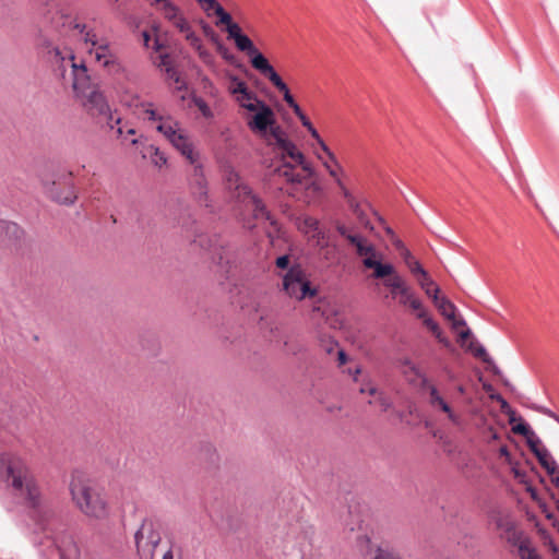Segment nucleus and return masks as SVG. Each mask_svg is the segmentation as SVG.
<instances>
[{"label":"nucleus","instance_id":"obj_1","mask_svg":"<svg viewBox=\"0 0 559 559\" xmlns=\"http://www.w3.org/2000/svg\"><path fill=\"white\" fill-rule=\"evenodd\" d=\"M38 46L53 66L55 73L63 84L71 85L74 96L91 117H102L105 111V96L100 82L91 75L87 60H76L74 50L86 51L90 61L105 57V46L96 35L86 31L85 25L70 15H59L52 32L43 34Z\"/></svg>","mask_w":559,"mask_h":559},{"label":"nucleus","instance_id":"obj_2","mask_svg":"<svg viewBox=\"0 0 559 559\" xmlns=\"http://www.w3.org/2000/svg\"><path fill=\"white\" fill-rule=\"evenodd\" d=\"M251 112L252 115L246 117L251 131L265 132L271 127L273 151L275 158L280 162L273 173L293 186L310 185L314 170L302 152L284 136L281 128L273 127L275 119L272 108L264 103Z\"/></svg>","mask_w":559,"mask_h":559},{"label":"nucleus","instance_id":"obj_3","mask_svg":"<svg viewBox=\"0 0 559 559\" xmlns=\"http://www.w3.org/2000/svg\"><path fill=\"white\" fill-rule=\"evenodd\" d=\"M0 472L14 496L33 509L43 507L40 487L26 461L12 453L0 454Z\"/></svg>","mask_w":559,"mask_h":559},{"label":"nucleus","instance_id":"obj_4","mask_svg":"<svg viewBox=\"0 0 559 559\" xmlns=\"http://www.w3.org/2000/svg\"><path fill=\"white\" fill-rule=\"evenodd\" d=\"M141 115L144 120L156 123L155 129L189 164L199 160L200 152L197 150L188 130L177 119L169 115L158 114L152 104H143Z\"/></svg>","mask_w":559,"mask_h":559},{"label":"nucleus","instance_id":"obj_5","mask_svg":"<svg viewBox=\"0 0 559 559\" xmlns=\"http://www.w3.org/2000/svg\"><path fill=\"white\" fill-rule=\"evenodd\" d=\"M72 499L90 518H100L105 511L98 485L83 474H75L70 483Z\"/></svg>","mask_w":559,"mask_h":559},{"label":"nucleus","instance_id":"obj_6","mask_svg":"<svg viewBox=\"0 0 559 559\" xmlns=\"http://www.w3.org/2000/svg\"><path fill=\"white\" fill-rule=\"evenodd\" d=\"M226 188L236 202L249 207L253 212L255 219H263L270 222L271 226L275 227L276 223L271 213L266 210L263 201L258 198L250 187L245 183L239 174L234 169L226 170L225 174Z\"/></svg>","mask_w":559,"mask_h":559},{"label":"nucleus","instance_id":"obj_7","mask_svg":"<svg viewBox=\"0 0 559 559\" xmlns=\"http://www.w3.org/2000/svg\"><path fill=\"white\" fill-rule=\"evenodd\" d=\"M336 230L355 248L357 255L362 259L364 266L373 270L372 277L384 278L393 271L391 263H381L378 260L379 253L367 238L353 233L347 226L342 224L336 226Z\"/></svg>","mask_w":559,"mask_h":559},{"label":"nucleus","instance_id":"obj_8","mask_svg":"<svg viewBox=\"0 0 559 559\" xmlns=\"http://www.w3.org/2000/svg\"><path fill=\"white\" fill-rule=\"evenodd\" d=\"M228 38L234 39L238 50L246 52L250 57L252 68L266 78L272 85L282 79L265 56L257 49L252 40L241 33L239 25L229 27Z\"/></svg>","mask_w":559,"mask_h":559},{"label":"nucleus","instance_id":"obj_9","mask_svg":"<svg viewBox=\"0 0 559 559\" xmlns=\"http://www.w3.org/2000/svg\"><path fill=\"white\" fill-rule=\"evenodd\" d=\"M403 373L407 381L413 384L425 385L429 393L430 405L438 411L447 414L448 419L454 425L461 423V417L452 409L450 404L443 399L439 390L433 384H429L427 379L423 376L420 370L411 361H405L403 365Z\"/></svg>","mask_w":559,"mask_h":559},{"label":"nucleus","instance_id":"obj_10","mask_svg":"<svg viewBox=\"0 0 559 559\" xmlns=\"http://www.w3.org/2000/svg\"><path fill=\"white\" fill-rule=\"evenodd\" d=\"M283 290L298 301L312 298L318 294V288L311 285L306 272L299 265L290 267L283 277Z\"/></svg>","mask_w":559,"mask_h":559},{"label":"nucleus","instance_id":"obj_11","mask_svg":"<svg viewBox=\"0 0 559 559\" xmlns=\"http://www.w3.org/2000/svg\"><path fill=\"white\" fill-rule=\"evenodd\" d=\"M162 542L158 527L150 520H144L134 534V543L140 559H155L157 546Z\"/></svg>","mask_w":559,"mask_h":559},{"label":"nucleus","instance_id":"obj_12","mask_svg":"<svg viewBox=\"0 0 559 559\" xmlns=\"http://www.w3.org/2000/svg\"><path fill=\"white\" fill-rule=\"evenodd\" d=\"M491 521L496 530L499 532V537L506 540L510 546L515 545L524 537L525 533L519 528V525L510 511L498 510L491 515Z\"/></svg>","mask_w":559,"mask_h":559},{"label":"nucleus","instance_id":"obj_13","mask_svg":"<svg viewBox=\"0 0 559 559\" xmlns=\"http://www.w3.org/2000/svg\"><path fill=\"white\" fill-rule=\"evenodd\" d=\"M343 198L346 201L348 209L356 216L358 223L368 230H373V226L371 225L368 218V211L371 210L370 204L366 199L358 198L346 186H342L340 190Z\"/></svg>","mask_w":559,"mask_h":559},{"label":"nucleus","instance_id":"obj_14","mask_svg":"<svg viewBox=\"0 0 559 559\" xmlns=\"http://www.w3.org/2000/svg\"><path fill=\"white\" fill-rule=\"evenodd\" d=\"M190 165L193 167L189 179L190 190L201 205L209 206L207 181L200 159Z\"/></svg>","mask_w":559,"mask_h":559},{"label":"nucleus","instance_id":"obj_15","mask_svg":"<svg viewBox=\"0 0 559 559\" xmlns=\"http://www.w3.org/2000/svg\"><path fill=\"white\" fill-rule=\"evenodd\" d=\"M48 195L58 203L72 204L76 199L74 187L71 182H59L56 180L43 181Z\"/></svg>","mask_w":559,"mask_h":559},{"label":"nucleus","instance_id":"obj_16","mask_svg":"<svg viewBox=\"0 0 559 559\" xmlns=\"http://www.w3.org/2000/svg\"><path fill=\"white\" fill-rule=\"evenodd\" d=\"M50 538L61 559H78L79 548L73 537L66 532L53 533Z\"/></svg>","mask_w":559,"mask_h":559},{"label":"nucleus","instance_id":"obj_17","mask_svg":"<svg viewBox=\"0 0 559 559\" xmlns=\"http://www.w3.org/2000/svg\"><path fill=\"white\" fill-rule=\"evenodd\" d=\"M322 152H323L324 156L317 153V157L321 160L326 173L334 180L337 188L341 190L342 186H345V183L342 180V175L344 174V168L338 163L335 154L330 148H328V151H322Z\"/></svg>","mask_w":559,"mask_h":559},{"label":"nucleus","instance_id":"obj_18","mask_svg":"<svg viewBox=\"0 0 559 559\" xmlns=\"http://www.w3.org/2000/svg\"><path fill=\"white\" fill-rule=\"evenodd\" d=\"M273 86L283 95L285 103L292 108L294 114L298 117L301 124L309 130L313 124L308 117L302 112L300 106L296 103L287 84L281 79Z\"/></svg>","mask_w":559,"mask_h":559},{"label":"nucleus","instance_id":"obj_19","mask_svg":"<svg viewBox=\"0 0 559 559\" xmlns=\"http://www.w3.org/2000/svg\"><path fill=\"white\" fill-rule=\"evenodd\" d=\"M23 229L15 223L0 219V242L15 246L23 238Z\"/></svg>","mask_w":559,"mask_h":559},{"label":"nucleus","instance_id":"obj_20","mask_svg":"<svg viewBox=\"0 0 559 559\" xmlns=\"http://www.w3.org/2000/svg\"><path fill=\"white\" fill-rule=\"evenodd\" d=\"M153 62L157 68L166 73L169 80H173L177 84L178 90L182 87L183 84L180 82V78L173 67L171 60L167 53H159Z\"/></svg>","mask_w":559,"mask_h":559},{"label":"nucleus","instance_id":"obj_21","mask_svg":"<svg viewBox=\"0 0 559 559\" xmlns=\"http://www.w3.org/2000/svg\"><path fill=\"white\" fill-rule=\"evenodd\" d=\"M150 5L155 7L158 11L162 12L164 17L170 23L181 15V12L177 5H175L169 0H145Z\"/></svg>","mask_w":559,"mask_h":559},{"label":"nucleus","instance_id":"obj_22","mask_svg":"<svg viewBox=\"0 0 559 559\" xmlns=\"http://www.w3.org/2000/svg\"><path fill=\"white\" fill-rule=\"evenodd\" d=\"M440 289L439 287L435 288V294L432 296V301L435 306L438 308L440 313L448 320H454L456 307L445 297H439Z\"/></svg>","mask_w":559,"mask_h":559},{"label":"nucleus","instance_id":"obj_23","mask_svg":"<svg viewBox=\"0 0 559 559\" xmlns=\"http://www.w3.org/2000/svg\"><path fill=\"white\" fill-rule=\"evenodd\" d=\"M385 287L390 289L391 297L393 299L397 298L400 292L407 286L406 281L395 271L393 266V271L386 275V277L382 278Z\"/></svg>","mask_w":559,"mask_h":559},{"label":"nucleus","instance_id":"obj_24","mask_svg":"<svg viewBox=\"0 0 559 559\" xmlns=\"http://www.w3.org/2000/svg\"><path fill=\"white\" fill-rule=\"evenodd\" d=\"M520 559H542L536 547L533 545L528 536L513 545Z\"/></svg>","mask_w":559,"mask_h":559},{"label":"nucleus","instance_id":"obj_25","mask_svg":"<svg viewBox=\"0 0 559 559\" xmlns=\"http://www.w3.org/2000/svg\"><path fill=\"white\" fill-rule=\"evenodd\" d=\"M236 102L241 108L250 112L254 111L258 107H260V105L264 104V102L259 99L257 94L249 88L243 94L238 95Z\"/></svg>","mask_w":559,"mask_h":559},{"label":"nucleus","instance_id":"obj_26","mask_svg":"<svg viewBox=\"0 0 559 559\" xmlns=\"http://www.w3.org/2000/svg\"><path fill=\"white\" fill-rule=\"evenodd\" d=\"M199 459L209 467H217L219 464V453L212 444L202 445Z\"/></svg>","mask_w":559,"mask_h":559},{"label":"nucleus","instance_id":"obj_27","mask_svg":"<svg viewBox=\"0 0 559 559\" xmlns=\"http://www.w3.org/2000/svg\"><path fill=\"white\" fill-rule=\"evenodd\" d=\"M421 320H423V324L436 336V338L440 343H442L444 346L450 345L449 340L443 335L440 326L432 318H430L428 314H426Z\"/></svg>","mask_w":559,"mask_h":559},{"label":"nucleus","instance_id":"obj_28","mask_svg":"<svg viewBox=\"0 0 559 559\" xmlns=\"http://www.w3.org/2000/svg\"><path fill=\"white\" fill-rule=\"evenodd\" d=\"M536 457L539 464L547 471L549 475H555L558 472V465L551 457L548 450H543L540 453H536Z\"/></svg>","mask_w":559,"mask_h":559},{"label":"nucleus","instance_id":"obj_29","mask_svg":"<svg viewBox=\"0 0 559 559\" xmlns=\"http://www.w3.org/2000/svg\"><path fill=\"white\" fill-rule=\"evenodd\" d=\"M147 152L150 153L151 162L154 166L158 168L167 166L168 158L166 154L159 150V147L151 144L147 146Z\"/></svg>","mask_w":559,"mask_h":559},{"label":"nucleus","instance_id":"obj_30","mask_svg":"<svg viewBox=\"0 0 559 559\" xmlns=\"http://www.w3.org/2000/svg\"><path fill=\"white\" fill-rule=\"evenodd\" d=\"M188 43L193 49L198 51L200 58L203 61L209 62L211 60V53L206 49H204L202 41L200 37L197 36V34H190V36L188 37Z\"/></svg>","mask_w":559,"mask_h":559},{"label":"nucleus","instance_id":"obj_31","mask_svg":"<svg viewBox=\"0 0 559 559\" xmlns=\"http://www.w3.org/2000/svg\"><path fill=\"white\" fill-rule=\"evenodd\" d=\"M418 296L412 289V287L407 284L400 294L397 295V301L402 307L408 308Z\"/></svg>","mask_w":559,"mask_h":559},{"label":"nucleus","instance_id":"obj_32","mask_svg":"<svg viewBox=\"0 0 559 559\" xmlns=\"http://www.w3.org/2000/svg\"><path fill=\"white\" fill-rule=\"evenodd\" d=\"M420 278H418L419 286L424 289L427 296L431 297L435 294V288L438 287L437 284L429 276L427 271H423L420 274Z\"/></svg>","mask_w":559,"mask_h":559},{"label":"nucleus","instance_id":"obj_33","mask_svg":"<svg viewBox=\"0 0 559 559\" xmlns=\"http://www.w3.org/2000/svg\"><path fill=\"white\" fill-rule=\"evenodd\" d=\"M401 257L414 275H419L423 271H426L423 269L421 264L413 257L409 250H404V254Z\"/></svg>","mask_w":559,"mask_h":559},{"label":"nucleus","instance_id":"obj_34","mask_svg":"<svg viewBox=\"0 0 559 559\" xmlns=\"http://www.w3.org/2000/svg\"><path fill=\"white\" fill-rule=\"evenodd\" d=\"M171 24L181 33L185 35L186 40L188 41V37L190 34H195L192 29L188 21L181 15L176 17Z\"/></svg>","mask_w":559,"mask_h":559},{"label":"nucleus","instance_id":"obj_35","mask_svg":"<svg viewBox=\"0 0 559 559\" xmlns=\"http://www.w3.org/2000/svg\"><path fill=\"white\" fill-rule=\"evenodd\" d=\"M229 92L235 96V99L238 97V95L243 94L249 87L246 84V82L239 80L237 76H234L230 80L229 84Z\"/></svg>","mask_w":559,"mask_h":559},{"label":"nucleus","instance_id":"obj_36","mask_svg":"<svg viewBox=\"0 0 559 559\" xmlns=\"http://www.w3.org/2000/svg\"><path fill=\"white\" fill-rule=\"evenodd\" d=\"M215 14L218 16V23L226 25V31L229 34V27L233 25H238L237 23H234L231 20V16L229 13H227L222 5H217V10Z\"/></svg>","mask_w":559,"mask_h":559},{"label":"nucleus","instance_id":"obj_37","mask_svg":"<svg viewBox=\"0 0 559 559\" xmlns=\"http://www.w3.org/2000/svg\"><path fill=\"white\" fill-rule=\"evenodd\" d=\"M372 400H369V404L377 405L381 408L382 412H385L390 408L391 403L389 399L382 393L378 391V394L372 395Z\"/></svg>","mask_w":559,"mask_h":559},{"label":"nucleus","instance_id":"obj_38","mask_svg":"<svg viewBox=\"0 0 559 559\" xmlns=\"http://www.w3.org/2000/svg\"><path fill=\"white\" fill-rule=\"evenodd\" d=\"M142 40H143V45L146 48L152 47L156 52L160 51L162 45L159 44V40L157 38L152 39L151 32L143 31L142 32Z\"/></svg>","mask_w":559,"mask_h":559},{"label":"nucleus","instance_id":"obj_39","mask_svg":"<svg viewBox=\"0 0 559 559\" xmlns=\"http://www.w3.org/2000/svg\"><path fill=\"white\" fill-rule=\"evenodd\" d=\"M203 31L205 33L206 36H209L211 38L212 41L216 43L217 44V50L225 57L227 58L226 56V48H224V46L219 43L218 40V36L217 34L214 32V29L209 26L207 24H204L203 25Z\"/></svg>","mask_w":559,"mask_h":559},{"label":"nucleus","instance_id":"obj_40","mask_svg":"<svg viewBox=\"0 0 559 559\" xmlns=\"http://www.w3.org/2000/svg\"><path fill=\"white\" fill-rule=\"evenodd\" d=\"M162 559H181V548L174 542H169L168 548L163 554Z\"/></svg>","mask_w":559,"mask_h":559},{"label":"nucleus","instance_id":"obj_41","mask_svg":"<svg viewBox=\"0 0 559 559\" xmlns=\"http://www.w3.org/2000/svg\"><path fill=\"white\" fill-rule=\"evenodd\" d=\"M418 319H423L426 314H428L427 309L425 308L423 301L417 297L415 301L408 307Z\"/></svg>","mask_w":559,"mask_h":559},{"label":"nucleus","instance_id":"obj_42","mask_svg":"<svg viewBox=\"0 0 559 559\" xmlns=\"http://www.w3.org/2000/svg\"><path fill=\"white\" fill-rule=\"evenodd\" d=\"M106 64H107V74H119L120 72L123 71L122 66L116 59H114L112 56H110L108 53H107Z\"/></svg>","mask_w":559,"mask_h":559},{"label":"nucleus","instance_id":"obj_43","mask_svg":"<svg viewBox=\"0 0 559 559\" xmlns=\"http://www.w3.org/2000/svg\"><path fill=\"white\" fill-rule=\"evenodd\" d=\"M527 444L535 456L536 453H540L543 450H547L542 445V441L538 438H535L534 435L527 439Z\"/></svg>","mask_w":559,"mask_h":559},{"label":"nucleus","instance_id":"obj_44","mask_svg":"<svg viewBox=\"0 0 559 559\" xmlns=\"http://www.w3.org/2000/svg\"><path fill=\"white\" fill-rule=\"evenodd\" d=\"M372 559H402L397 554L388 550L378 548L376 550L374 557Z\"/></svg>","mask_w":559,"mask_h":559},{"label":"nucleus","instance_id":"obj_45","mask_svg":"<svg viewBox=\"0 0 559 559\" xmlns=\"http://www.w3.org/2000/svg\"><path fill=\"white\" fill-rule=\"evenodd\" d=\"M512 431L516 435L526 437V439L534 435V432L530 429V427L526 424H518L513 426Z\"/></svg>","mask_w":559,"mask_h":559},{"label":"nucleus","instance_id":"obj_46","mask_svg":"<svg viewBox=\"0 0 559 559\" xmlns=\"http://www.w3.org/2000/svg\"><path fill=\"white\" fill-rule=\"evenodd\" d=\"M195 106L198 107V109L200 110V112L202 114L203 117H205V118L213 117V112H212L211 108L203 99H201V98L195 99Z\"/></svg>","mask_w":559,"mask_h":559},{"label":"nucleus","instance_id":"obj_47","mask_svg":"<svg viewBox=\"0 0 559 559\" xmlns=\"http://www.w3.org/2000/svg\"><path fill=\"white\" fill-rule=\"evenodd\" d=\"M386 233L389 235H391L392 237H394V234L392 231L391 228H386ZM392 243L393 246L395 247L396 250H399L400 254L403 255L404 254V250H408L405 245L403 243V241L399 238H393L392 239Z\"/></svg>","mask_w":559,"mask_h":559},{"label":"nucleus","instance_id":"obj_48","mask_svg":"<svg viewBox=\"0 0 559 559\" xmlns=\"http://www.w3.org/2000/svg\"><path fill=\"white\" fill-rule=\"evenodd\" d=\"M308 131L311 134V136L317 141V143L319 144L320 148L322 151H328L329 146L322 140V138L318 133L317 129L312 126Z\"/></svg>","mask_w":559,"mask_h":559},{"label":"nucleus","instance_id":"obj_49","mask_svg":"<svg viewBox=\"0 0 559 559\" xmlns=\"http://www.w3.org/2000/svg\"><path fill=\"white\" fill-rule=\"evenodd\" d=\"M308 131L311 134V136L317 141V143L319 144L320 148L322 151H328L329 146L322 140V138L318 133L317 129L312 126Z\"/></svg>","mask_w":559,"mask_h":559},{"label":"nucleus","instance_id":"obj_50","mask_svg":"<svg viewBox=\"0 0 559 559\" xmlns=\"http://www.w3.org/2000/svg\"><path fill=\"white\" fill-rule=\"evenodd\" d=\"M539 508H540L542 512L545 514L546 519L551 521L552 526L556 527L559 532V523L555 519V515L548 511L546 503L545 502L540 503Z\"/></svg>","mask_w":559,"mask_h":559},{"label":"nucleus","instance_id":"obj_51","mask_svg":"<svg viewBox=\"0 0 559 559\" xmlns=\"http://www.w3.org/2000/svg\"><path fill=\"white\" fill-rule=\"evenodd\" d=\"M360 393H368L370 396L378 394V389L371 382L364 383L360 389Z\"/></svg>","mask_w":559,"mask_h":559},{"label":"nucleus","instance_id":"obj_52","mask_svg":"<svg viewBox=\"0 0 559 559\" xmlns=\"http://www.w3.org/2000/svg\"><path fill=\"white\" fill-rule=\"evenodd\" d=\"M109 120L110 121H114L116 122L117 124V129H116V133L118 135H122L123 134V127L121 126V119L120 117H117L115 118L112 114H110L108 117H107V124L109 123Z\"/></svg>","mask_w":559,"mask_h":559},{"label":"nucleus","instance_id":"obj_53","mask_svg":"<svg viewBox=\"0 0 559 559\" xmlns=\"http://www.w3.org/2000/svg\"><path fill=\"white\" fill-rule=\"evenodd\" d=\"M275 264L278 269H287L289 265V257L288 255H282L278 257L275 261Z\"/></svg>","mask_w":559,"mask_h":559},{"label":"nucleus","instance_id":"obj_54","mask_svg":"<svg viewBox=\"0 0 559 559\" xmlns=\"http://www.w3.org/2000/svg\"><path fill=\"white\" fill-rule=\"evenodd\" d=\"M527 492L530 493L531 498L540 506L544 501L539 498L537 490L533 487H527Z\"/></svg>","mask_w":559,"mask_h":559},{"label":"nucleus","instance_id":"obj_55","mask_svg":"<svg viewBox=\"0 0 559 559\" xmlns=\"http://www.w3.org/2000/svg\"><path fill=\"white\" fill-rule=\"evenodd\" d=\"M201 1L204 3L205 10L213 9L216 12L217 5H221L216 0H201Z\"/></svg>","mask_w":559,"mask_h":559},{"label":"nucleus","instance_id":"obj_56","mask_svg":"<svg viewBox=\"0 0 559 559\" xmlns=\"http://www.w3.org/2000/svg\"><path fill=\"white\" fill-rule=\"evenodd\" d=\"M475 356L476 357H479L481 358L484 361H487L488 360V355H487V352L484 347H478L476 350H475Z\"/></svg>","mask_w":559,"mask_h":559},{"label":"nucleus","instance_id":"obj_57","mask_svg":"<svg viewBox=\"0 0 559 559\" xmlns=\"http://www.w3.org/2000/svg\"><path fill=\"white\" fill-rule=\"evenodd\" d=\"M348 358H347V355L345 354V352L343 349H340L337 352V361H338V366H343L347 362Z\"/></svg>","mask_w":559,"mask_h":559},{"label":"nucleus","instance_id":"obj_58","mask_svg":"<svg viewBox=\"0 0 559 559\" xmlns=\"http://www.w3.org/2000/svg\"><path fill=\"white\" fill-rule=\"evenodd\" d=\"M499 454H500V456H503V457H506L507 460H510L511 454H510V451H509V449H508V447H507V445H502V447L499 449Z\"/></svg>","mask_w":559,"mask_h":559},{"label":"nucleus","instance_id":"obj_59","mask_svg":"<svg viewBox=\"0 0 559 559\" xmlns=\"http://www.w3.org/2000/svg\"><path fill=\"white\" fill-rule=\"evenodd\" d=\"M452 321V324H453V328H459V326H464L465 325V321L463 319H456L454 317V320H451Z\"/></svg>","mask_w":559,"mask_h":559},{"label":"nucleus","instance_id":"obj_60","mask_svg":"<svg viewBox=\"0 0 559 559\" xmlns=\"http://www.w3.org/2000/svg\"><path fill=\"white\" fill-rule=\"evenodd\" d=\"M317 243H318L319 246H322V247L326 245V241H325V238H324V235H323V234L318 233Z\"/></svg>","mask_w":559,"mask_h":559},{"label":"nucleus","instance_id":"obj_61","mask_svg":"<svg viewBox=\"0 0 559 559\" xmlns=\"http://www.w3.org/2000/svg\"><path fill=\"white\" fill-rule=\"evenodd\" d=\"M471 332L469 330L461 332L460 336L462 340H466L469 336Z\"/></svg>","mask_w":559,"mask_h":559},{"label":"nucleus","instance_id":"obj_62","mask_svg":"<svg viewBox=\"0 0 559 559\" xmlns=\"http://www.w3.org/2000/svg\"><path fill=\"white\" fill-rule=\"evenodd\" d=\"M551 481L559 488V475H552Z\"/></svg>","mask_w":559,"mask_h":559},{"label":"nucleus","instance_id":"obj_63","mask_svg":"<svg viewBox=\"0 0 559 559\" xmlns=\"http://www.w3.org/2000/svg\"><path fill=\"white\" fill-rule=\"evenodd\" d=\"M360 373V368H356L354 371V380L357 381V376Z\"/></svg>","mask_w":559,"mask_h":559},{"label":"nucleus","instance_id":"obj_64","mask_svg":"<svg viewBox=\"0 0 559 559\" xmlns=\"http://www.w3.org/2000/svg\"><path fill=\"white\" fill-rule=\"evenodd\" d=\"M457 392H459L460 394H464V393H465V388H464L463 385H459V386H457Z\"/></svg>","mask_w":559,"mask_h":559}]
</instances>
